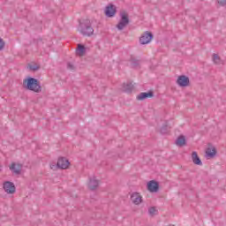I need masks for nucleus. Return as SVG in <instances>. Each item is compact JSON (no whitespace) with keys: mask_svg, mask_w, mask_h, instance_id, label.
I'll return each instance as SVG.
<instances>
[{"mask_svg":"<svg viewBox=\"0 0 226 226\" xmlns=\"http://www.w3.org/2000/svg\"><path fill=\"white\" fill-rule=\"evenodd\" d=\"M70 165V161H68L64 157L58 158L56 167L58 169H68V166Z\"/></svg>","mask_w":226,"mask_h":226,"instance_id":"nucleus-7","label":"nucleus"},{"mask_svg":"<svg viewBox=\"0 0 226 226\" xmlns=\"http://www.w3.org/2000/svg\"><path fill=\"white\" fill-rule=\"evenodd\" d=\"M131 200H132V204L139 206V204L142 203V196H140V194H139V192H133L131 196Z\"/></svg>","mask_w":226,"mask_h":226,"instance_id":"nucleus-11","label":"nucleus"},{"mask_svg":"<svg viewBox=\"0 0 226 226\" xmlns=\"http://www.w3.org/2000/svg\"><path fill=\"white\" fill-rule=\"evenodd\" d=\"M167 124H165L164 125H162V127L161 128V133L165 134L167 133Z\"/></svg>","mask_w":226,"mask_h":226,"instance_id":"nucleus-22","label":"nucleus"},{"mask_svg":"<svg viewBox=\"0 0 226 226\" xmlns=\"http://www.w3.org/2000/svg\"><path fill=\"white\" fill-rule=\"evenodd\" d=\"M192 160L194 165H202V161L200 160V157H199V154H197V152H192Z\"/></svg>","mask_w":226,"mask_h":226,"instance_id":"nucleus-14","label":"nucleus"},{"mask_svg":"<svg viewBox=\"0 0 226 226\" xmlns=\"http://www.w3.org/2000/svg\"><path fill=\"white\" fill-rule=\"evenodd\" d=\"M3 187L5 193H8L9 195H12V193H15L16 192L15 184H13V182L5 181Z\"/></svg>","mask_w":226,"mask_h":226,"instance_id":"nucleus-4","label":"nucleus"},{"mask_svg":"<svg viewBox=\"0 0 226 226\" xmlns=\"http://www.w3.org/2000/svg\"><path fill=\"white\" fill-rule=\"evenodd\" d=\"M43 45V40L41 39H37V46L38 47H42Z\"/></svg>","mask_w":226,"mask_h":226,"instance_id":"nucleus-26","label":"nucleus"},{"mask_svg":"<svg viewBox=\"0 0 226 226\" xmlns=\"http://www.w3.org/2000/svg\"><path fill=\"white\" fill-rule=\"evenodd\" d=\"M23 87L28 91H34V93L41 92V86H40L38 79L31 77L23 81Z\"/></svg>","mask_w":226,"mask_h":226,"instance_id":"nucleus-1","label":"nucleus"},{"mask_svg":"<svg viewBox=\"0 0 226 226\" xmlns=\"http://www.w3.org/2000/svg\"><path fill=\"white\" fill-rule=\"evenodd\" d=\"M10 170H11L13 174L19 175L22 172V164L12 162L10 166Z\"/></svg>","mask_w":226,"mask_h":226,"instance_id":"nucleus-10","label":"nucleus"},{"mask_svg":"<svg viewBox=\"0 0 226 226\" xmlns=\"http://www.w3.org/2000/svg\"><path fill=\"white\" fill-rule=\"evenodd\" d=\"M123 89L124 93H132L133 91V84L132 83H124Z\"/></svg>","mask_w":226,"mask_h":226,"instance_id":"nucleus-16","label":"nucleus"},{"mask_svg":"<svg viewBox=\"0 0 226 226\" xmlns=\"http://www.w3.org/2000/svg\"><path fill=\"white\" fill-rule=\"evenodd\" d=\"M176 144L179 146V147H183V146L186 144V139L185 136H179L176 140Z\"/></svg>","mask_w":226,"mask_h":226,"instance_id":"nucleus-17","label":"nucleus"},{"mask_svg":"<svg viewBox=\"0 0 226 226\" xmlns=\"http://www.w3.org/2000/svg\"><path fill=\"white\" fill-rule=\"evenodd\" d=\"M132 68H137V66H139V61L132 60Z\"/></svg>","mask_w":226,"mask_h":226,"instance_id":"nucleus-23","label":"nucleus"},{"mask_svg":"<svg viewBox=\"0 0 226 226\" xmlns=\"http://www.w3.org/2000/svg\"><path fill=\"white\" fill-rule=\"evenodd\" d=\"M106 17L112 18L116 15V7L113 4L106 7L105 11Z\"/></svg>","mask_w":226,"mask_h":226,"instance_id":"nucleus-12","label":"nucleus"},{"mask_svg":"<svg viewBox=\"0 0 226 226\" xmlns=\"http://www.w3.org/2000/svg\"><path fill=\"white\" fill-rule=\"evenodd\" d=\"M218 4L221 6H226V0H218Z\"/></svg>","mask_w":226,"mask_h":226,"instance_id":"nucleus-25","label":"nucleus"},{"mask_svg":"<svg viewBox=\"0 0 226 226\" xmlns=\"http://www.w3.org/2000/svg\"><path fill=\"white\" fill-rule=\"evenodd\" d=\"M148 213L151 216H154V215H156V208H154V207H150Z\"/></svg>","mask_w":226,"mask_h":226,"instance_id":"nucleus-21","label":"nucleus"},{"mask_svg":"<svg viewBox=\"0 0 226 226\" xmlns=\"http://www.w3.org/2000/svg\"><path fill=\"white\" fill-rule=\"evenodd\" d=\"M67 68H68V70H73V64H72L71 63H69V64H67Z\"/></svg>","mask_w":226,"mask_h":226,"instance_id":"nucleus-27","label":"nucleus"},{"mask_svg":"<svg viewBox=\"0 0 226 226\" xmlns=\"http://www.w3.org/2000/svg\"><path fill=\"white\" fill-rule=\"evenodd\" d=\"M153 40V34L150 32H145L139 38L140 45H147V43H151Z\"/></svg>","mask_w":226,"mask_h":226,"instance_id":"nucleus-5","label":"nucleus"},{"mask_svg":"<svg viewBox=\"0 0 226 226\" xmlns=\"http://www.w3.org/2000/svg\"><path fill=\"white\" fill-rule=\"evenodd\" d=\"M79 32L83 35V36H93L94 34V28L91 26V22L89 20H85L81 23H79Z\"/></svg>","mask_w":226,"mask_h":226,"instance_id":"nucleus-2","label":"nucleus"},{"mask_svg":"<svg viewBox=\"0 0 226 226\" xmlns=\"http://www.w3.org/2000/svg\"><path fill=\"white\" fill-rule=\"evenodd\" d=\"M177 84L180 86V87H186L190 86V79L185 75H181L178 77Z\"/></svg>","mask_w":226,"mask_h":226,"instance_id":"nucleus-6","label":"nucleus"},{"mask_svg":"<svg viewBox=\"0 0 226 226\" xmlns=\"http://www.w3.org/2000/svg\"><path fill=\"white\" fill-rule=\"evenodd\" d=\"M213 61L215 64H222V59H220V56L216 54L213 55Z\"/></svg>","mask_w":226,"mask_h":226,"instance_id":"nucleus-18","label":"nucleus"},{"mask_svg":"<svg viewBox=\"0 0 226 226\" xmlns=\"http://www.w3.org/2000/svg\"><path fill=\"white\" fill-rule=\"evenodd\" d=\"M154 96V94L153 92H143L140 93L139 95H137V100L142 101L146 100L147 98H153Z\"/></svg>","mask_w":226,"mask_h":226,"instance_id":"nucleus-13","label":"nucleus"},{"mask_svg":"<svg viewBox=\"0 0 226 226\" xmlns=\"http://www.w3.org/2000/svg\"><path fill=\"white\" fill-rule=\"evenodd\" d=\"M130 24V18L128 17V13L125 11L120 12V20L118 24L117 25V29L118 31H123L126 26Z\"/></svg>","mask_w":226,"mask_h":226,"instance_id":"nucleus-3","label":"nucleus"},{"mask_svg":"<svg viewBox=\"0 0 226 226\" xmlns=\"http://www.w3.org/2000/svg\"><path fill=\"white\" fill-rule=\"evenodd\" d=\"M50 169H56V165H51Z\"/></svg>","mask_w":226,"mask_h":226,"instance_id":"nucleus-28","label":"nucleus"},{"mask_svg":"<svg viewBox=\"0 0 226 226\" xmlns=\"http://www.w3.org/2000/svg\"><path fill=\"white\" fill-rule=\"evenodd\" d=\"M4 49V41L0 37V50H3Z\"/></svg>","mask_w":226,"mask_h":226,"instance_id":"nucleus-24","label":"nucleus"},{"mask_svg":"<svg viewBox=\"0 0 226 226\" xmlns=\"http://www.w3.org/2000/svg\"><path fill=\"white\" fill-rule=\"evenodd\" d=\"M159 187L160 185H158V182L154 180H151L147 183V190L152 193L158 192Z\"/></svg>","mask_w":226,"mask_h":226,"instance_id":"nucleus-8","label":"nucleus"},{"mask_svg":"<svg viewBox=\"0 0 226 226\" xmlns=\"http://www.w3.org/2000/svg\"><path fill=\"white\" fill-rule=\"evenodd\" d=\"M78 50L79 54H85L86 53V47L82 44H78Z\"/></svg>","mask_w":226,"mask_h":226,"instance_id":"nucleus-19","label":"nucleus"},{"mask_svg":"<svg viewBox=\"0 0 226 226\" xmlns=\"http://www.w3.org/2000/svg\"><path fill=\"white\" fill-rule=\"evenodd\" d=\"M29 70H31L32 72H38V70H40V66L37 64H32L29 65Z\"/></svg>","mask_w":226,"mask_h":226,"instance_id":"nucleus-20","label":"nucleus"},{"mask_svg":"<svg viewBox=\"0 0 226 226\" xmlns=\"http://www.w3.org/2000/svg\"><path fill=\"white\" fill-rule=\"evenodd\" d=\"M206 156L207 158H215V156H216V148L213 147V148H207L206 150Z\"/></svg>","mask_w":226,"mask_h":226,"instance_id":"nucleus-15","label":"nucleus"},{"mask_svg":"<svg viewBox=\"0 0 226 226\" xmlns=\"http://www.w3.org/2000/svg\"><path fill=\"white\" fill-rule=\"evenodd\" d=\"M98 186H100V181H98L94 177H90L88 182L89 190H96Z\"/></svg>","mask_w":226,"mask_h":226,"instance_id":"nucleus-9","label":"nucleus"}]
</instances>
